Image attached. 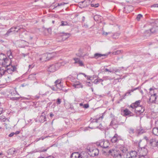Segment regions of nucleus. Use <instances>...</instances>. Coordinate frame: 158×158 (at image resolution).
I'll use <instances>...</instances> for the list:
<instances>
[{
	"label": "nucleus",
	"mask_w": 158,
	"mask_h": 158,
	"mask_svg": "<svg viewBox=\"0 0 158 158\" xmlns=\"http://www.w3.org/2000/svg\"><path fill=\"white\" fill-rule=\"evenodd\" d=\"M11 64V60L10 59H9L4 54H0V64L4 67H8Z\"/></svg>",
	"instance_id": "f257e3e1"
},
{
	"label": "nucleus",
	"mask_w": 158,
	"mask_h": 158,
	"mask_svg": "<svg viewBox=\"0 0 158 158\" xmlns=\"http://www.w3.org/2000/svg\"><path fill=\"white\" fill-rule=\"evenodd\" d=\"M103 118V116H102L101 117H100L98 118H97L96 119H94L92 120L89 124V126H94L92 127H89V128H91V129H94L95 128H98L100 129H102V125L100 123L99 126H98V125L97 124L99 122V120L101 121L102 118Z\"/></svg>",
	"instance_id": "f03ea898"
},
{
	"label": "nucleus",
	"mask_w": 158,
	"mask_h": 158,
	"mask_svg": "<svg viewBox=\"0 0 158 158\" xmlns=\"http://www.w3.org/2000/svg\"><path fill=\"white\" fill-rule=\"evenodd\" d=\"M63 62H57L54 64L50 65L48 69V71L51 72H53L59 69L60 67L63 65Z\"/></svg>",
	"instance_id": "7ed1b4c3"
},
{
	"label": "nucleus",
	"mask_w": 158,
	"mask_h": 158,
	"mask_svg": "<svg viewBox=\"0 0 158 158\" xmlns=\"http://www.w3.org/2000/svg\"><path fill=\"white\" fill-rule=\"evenodd\" d=\"M87 150H89V154L92 156L98 155L99 152L97 148L95 147H93V146L91 145L88 147Z\"/></svg>",
	"instance_id": "20e7f679"
},
{
	"label": "nucleus",
	"mask_w": 158,
	"mask_h": 158,
	"mask_svg": "<svg viewBox=\"0 0 158 158\" xmlns=\"http://www.w3.org/2000/svg\"><path fill=\"white\" fill-rule=\"evenodd\" d=\"M11 64L8 65V67L5 66L6 67L7 69H6V72H7L8 73L11 74L13 73V72L16 70V67L15 65H11Z\"/></svg>",
	"instance_id": "39448f33"
},
{
	"label": "nucleus",
	"mask_w": 158,
	"mask_h": 158,
	"mask_svg": "<svg viewBox=\"0 0 158 158\" xmlns=\"http://www.w3.org/2000/svg\"><path fill=\"white\" fill-rule=\"evenodd\" d=\"M89 4V1L85 0L78 2V6L80 8H85L88 6Z\"/></svg>",
	"instance_id": "423d86ee"
},
{
	"label": "nucleus",
	"mask_w": 158,
	"mask_h": 158,
	"mask_svg": "<svg viewBox=\"0 0 158 158\" xmlns=\"http://www.w3.org/2000/svg\"><path fill=\"white\" fill-rule=\"evenodd\" d=\"M149 102L154 103L158 102V96L156 93H154L152 95H151L149 99Z\"/></svg>",
	"instance_id": "0eeeda50"
},
{
	"label": "nucleus",
	"mask_w": 158,
	"mask_h": 158,
	"mask_svg": "<svg viewBox=\"0 0 158 158\" xmlns=\"http://www.w3.org/2000/svg\"><path fill=\"white\" fill-rule=\"evenodd\" d=\"M137 155V153L136 151H131L130 153H128L126 154L127 158H135Z\"/></svg>",
	"instance_id": "6e6552de"
},
{
	"label": "nucleus",
	"mask_w": 158,
	"mask_h": 158,
	"mask_svg": "<svg viewBox=\"0 0 158 158\" xmlns=\"http://www.w3.org/2000/svg\"><path fill=\"white\" fill-rule=\"evenodd\" d=\"M55 86L56 88L59 89L60 90H63L62 89L63 88V85L61 83V80L58 79L55 82Z\"/></svg>",
	"instance_id": "1a4fd4ad"
},
{
	"label": "nucleus",
	"mask_w": 158,
	"mask_h": 158,
	"mask_svg": "<svg viewBox=\"0 0 158 158\" xmlns=\"http://www.w3.org/2000/svg\"><path fill=\"white\" fill-rule=\"evenodd\" d=\"M145 132V130L140 127H138L135 131V133L137 134V136H139Z\"/></svg>",
	"instance_id": "9d476101"
},
{
	"label": "nucleus",
	"mask_w": 158,
	"mask_h": 158,
	"mask_svg": "<svg viewBox=\"0 0 158 158\" xmlns=\"http://www.w3.org/2000/svg\"><path fill=\"white\" fill-rule=\"evenodd\" d=\"M118 122L115 119H113L111 122L110 126H111L114 129H116L118 127L119 125Z\"/></svg>",
	"instance_id": "9b49d317"
},
{
	"label": "nucleus",
	"mask_w": 158,
	"mask_h": 158,
	"mask_svg": "<svg viewBox=\"0 0 158 158\" xmlns=\"http://www.w3.org/2000/svg\"><path fill=\"white\" fill-rule=\"evenodd\" d=\"M111 155L113 156L114 158H124V155H121L120 153H118L117 152L115 153L114 152V154L113 153Z\"/></svg>",
	"instance_id": "f8f14e48"
},
{
	"label": "nucleus",
	"mask_w": 158,
	"mask_h": 158,
	"mask_svg": "<svg viewBox=\"0 0 158 158\" xmlns=\"http://www.w3.org/2000/svg\"><path fill=\"white\" fill-rule=\"evenodd\" d=\"M140 102V100H138L136 101L134 103H132L130 107L133 109H135L137 107H139Z\"/></svg>",
	"instance_id": "ddd939ff"
},
{
	"label": "nucleus",
	"mask_w": 158,
	"mask_h": 158,
	"mask_svg": "<svg viewBox=\"0 0 158 158\" xmlns=\"http://www.w3.org/2000/svg\"><path fill=\"white\" fill-rule=\"evenodd\" d=\"M134 110V112L136 113H142L144 111V109L142 108L141 106H140L139 107H137Z\"/></svg>",
	"instance_id": "4468645a"
},
{
	"label": "nucleus",
	"mask_w": 158,
	"mask_h": 158,
	"mask_svg": "<svg viewBox=\"0 0 158 158\" xmlns=\"http://www.w3.org/2000/svg\"><path fill=\"white\" fill-rule=\"evenodd\" d=\"M71 158H82V157L79 152H74L71 155Z\"/></svg>",
	"instance_id": "2eb2a0df"
},
{
	"label": "nucleus",
	"mask_w": 158,
	"mask_h": 158,
	"mask_svg": "<svg viewBox=\"0 0 158 158\" xmlns=\"http://www.w3.org/2000/svg\"><path fill=\"white\" fill-rule=\"evenodd\" d=\"M114 151L113 150H110L109 151L107 150H103L102 154L105 155H107L111 154L113 153L114 154Z\"/></svg>",
	"instance_id": "dca6fc26"
},
{
	"label": "nucleus",
	"mask_w": 158,
	"mask_h": 158,
	"mask_svg": "<svg viewBox=\"0 0 158 158\" xmlns=\"http://www.w3.org/2000/svg\"><path fill=\"white\" fill-rule=\"evenodd\" d=\"M107 56V55L106 54H102L99 53H96L94 54L93 58L97 59L99 58H101L102 57L105 56Z\"/></svg>",
	"instance_id": "f3484780"
},
{
	"label": "nucleus",
	"mask_w": 158,
	"mask_h": 158,
	"mask_svg": "<svg viewBox=\"0 0 158 158\" xmlns=\"http://www.w3.org/2000/svg\"><path fill=\"white\" fill-rule=\"evenodd\" d=\"M20 98H21V100H26L27 98L25 97H12L10 98V99L12 101H19Z\"/></svg>",
	"instance_id": "a211bd4d"
},
{
	"label": "nucleus",
	"mask_w": 158,
	"mask_h": 158,
	"mask_svg": "<svg viewBox=\"0 0 158 158\" xmlns=\"http://www.w3.org/2000/svg\"><path fill=\"white\" fill-rule=\"evenodd\" d=\"M38 73H33L30 74L28 77V79L30 80H34L36 79V75Z\"/></svg>",
	"instance_id": "6ab92c4d"
},
{
	"label": "nucleus",
	"mask_w": 158,
	"mask_h": 158,
	"mask_svg": "<svg viewBox=\"0 0 158 158\" xmlns=\"http://www.w3.org/2000/svg\"><path fill=\"white\" fill-rule=\"evenodd\" d=\"M139 89V87H138L137 88H135L134 89H131V90H129L124 95V97H125L126 96H128V95H131V92H133L134 91L136 90Z\"/></svg>",
	"instance_id": "aec40b11"
},
{
	"label": "nucleus",
	"mask_w": 158,
	"mask_h": 158,
	"mask_svg": "<svg viewBox=\"0 0 158 158\" xmlns=\"http://www.w3.org/2000/svg\"><path fill=\"white\" fill-rule=\"evenodd\" d=\"M46 118L45 115L44 114L41 115L39 118V121L41 123H43L46 121Z\"/></svg>",
	"instance_id": "412c9836"
},
{
	"label": "nucleus",
	"mask_w": 158,
	"mask_h": 158,
	"mask_svg": "<svg viewBox=\"0 0 158 158\" xmlns=\"http://www.w3.org/2000/svg\"><path fill=\"white\" fill-rule=\"evenodd\" d=\"M47 53L42 55L41 57L40 58V60L42 62L46 61L47 60Z\"/></svg>",
	"instance_id": "4be33fe9"
},
{
	"label": "nucleus",
	"mask_w": 158,
	"mask_h": 158,
	"mask_svg": "<svg viewBox=\"0 0 158 158\" xmlns=\"http://www.w3.org/2000/svg\"><path fill=\"white\" fill-rule=\"evenodd\" d=\"M118 135L117 134H115L114 136L111 139V140L112 143H115L118 141Z\"/></svg>",
	"instance_id": "5701e85b"
},
{
	"label": "nucleus",
	"mask_w": 158,
	"mask_h": 158,
	"mask_svg": "<svg viewBox=\"0 0 158 158\" xmlns=\"http://www.w3.org/2000/svg\"><path fill=\"white\" fill-rule=\"evenodd\" d=\"M73 86L75 88H82L83 86L79 82H76L75 84H74Z\"/></svg>",
	"instance_id": "b1692460"
},
{
	"label": "nucleus",
	"mask_w": 158,
	"mask_h": 158,
	"mask_svg": "<svg viewBox=\"0 0 158 158\" xmlns=\"http://www.w3.org/2000/svg\"><path fill=\"white\" fill-rule=\"evenodd\" d=\"M62 34L63 35L61 36L63 37V38L64 39V40L68 39L70 36V34L68 33L63 32Z\"/></svg>",
	"instance_id": "393cba45"
},
{
	"label": "nucleus",
	"mask_w": 158,
	"mask_h": 158,
	"mask_svg": "<svg viewBox=\"0 0 158 158\" xmlns=\"http://www.w3.org/2000/svg\"><path fill=\"white\" fill-rule=\"evenodd\" d=\"M21 28L19 26L15 27H12L10 29V30H11V31H12V32H13L15 31V30L16 29H18V30L16 31L17 32H18L21 29Z\"/></svg>",
	"instance_id": "a878e982"
},
{
	"label": "nucleus",
	"mask_w": 158,
	"mask_h": 158,
	"mask_svg": "<svg viewBox=\"0 0 158 158\" xmlns=\"http://www.w3.org/2000/svg\"><path fill=\"white\" fill-rule=\"evenodd\" d=\"M16 152L15 149L14 148H10L7 151L8 153L11 155L15 154Z\"/></svg>",
	"instance_id": "bb28decb"
},
{
	"label": "nucleus",
	"mask_w": 158,
	"mask_h": 158,
	"mask_svg": "<svg viewBox=\"0 0 158 158\" xmlns=\"http://www.w3.org/2000/svg\"><path fill=\"white\" fill-rule=\"evenodd\" d=\"M104 140H101L100 142H97L96 143V145L98 146H100V147L103 148Z\"/></svg>",
	"instance_id": "cd10ccee"
},
{
	"label": "nucleus",
	"mask_w": 158,
	"mask_h": 158,
	"mask_svg": "<svg viewBox=\"0 0 158 158\" xmlns=\"http://www.w3.org/2000/svg\"><path fill=\"white\" fill-rule=\"evenodd\" d=\"M7 57L9 59H10V60L13 58V56L12 55V53L10 51H7Z\"/></svg>",
	"instance_id": "c85d7f7f"
},
{
	"label": "nucleus",
	"mask_w": 158,
	"mask_h": 158,
	"mask_svg": "<svg viewBox=\"0 0 158 158\" xmlns=\"http://www.w3.org/2000/svg\"><path fill=\"white\" fill-rule=\"evenodd\" d=\"M123 112L124 113V114L126 115H128L131 114V112L127 109H125L124 110Z\"/></svg>",
	"instance_id": "c756f323"
},
{
	"label": "nucleus",
	"mask_w": 158,
	"mask_h": 158,
	"mask_svg": "<svg viewBox=\"0 0 158 158\" xmlns=\"http://www.w3.org/2000/svg\"><path fill=\"white\" fill-rule=\"evenodd\" d=\"M109 143L107 140H105L104 144V146L103 148H106L109 147Z\"/></svg>",
	"instance_id": "7c9ffc66"
},
{
	"label": "nucleus",
	"mask_w": 158,
	"mask_h": 158,
	"mask_svg": "<svg viewBox=\"0 0 158 158\" xmlns=\"http://www.w3.org/2000/svg\"><path fill=\"white\" fill-rule=\"evenodd\" d=\"M123 67H121L119 68L118 69H115L113 70V72L114 73L120 72L123 69Z\"/></svg>",
	"instance_id": "2f4dec72"
},
{
	"label": "nucleus",
	"mask_w": 158,
	"mask_h": 158,
	"mask_svg": "<svg viewBox=\"0 0 158 158\" xmlns=\"http://www.w3.org/2000/svg\"><path fill=\"white\" fill-rule=\"evenodd\" d=\"M48 149V148H47L46 149H43V147H42L38 149V150L37 151V152H44L47 151V149Z\"/></svg>",
	"instance_id": "473e14b6"
},
{
	"label": "nucleus",
	"mask_w": 158,
	"mask_h": 158,
	"mask_svg": "<svg viewBox=\"0 0 158 158\" xmlns=\"http://www.w3.org/2000/svg\"><path fill=\"white\" fill-rule=\"evenodd\" d=\"M6 72V70H4L3 69H2V68L0 67V76L4 75Z\"/></svg>",
	"instance_id": "72a5a7b5"
},
{
	"label": "nucleus",
	"mask_w": 158,
	"mask_h": 158,
	"mask_svg": "<svg viewBox=\"0 0 158 158\" xmlns=\"http://www.w3.org/2000/svg\"><path fill=\"white\" fill-rule=\"evenodd\" d=\"M74 63L78 64H79V66H83L84 65L83 63L82 62V61H81L80 60H78V61L77 62H75Z\"/></svg>",
	"instance_id": "f704fd0d"
},
{
	"label": "nucleus",
	"mask_w": 158,
	"mask_h": 158,
	"mask_svg": "<svg viewBox=\"0 0 158 158\" xmlns=\"http://www.w3.org/2000/svg\"><path fill=\"white\" fill-rule=\"evenodd\" d=\"M128 131L130 134L132 135L135 133L134 130L132 128H129L128 129Z\"/></svg>",
	"instance_id": "c9c22d12"
},
{
	"label": "nucleus",
	"mask_w": 158,
	"mask_h": 158,
	"mask_svg": "<svg viewBox=\"0 0 158 158\" xmlns=\"http://www.w3.org/2000/svg\"><path fill=\"white\" fill-rule=\"evenodd\" d=\"M47 61L50 60L52 58V54L50 53L47 54Z\"/></svg>",
	"instance_id": "e433bc0d"
},
{
	"label": "nucleus",
	"mask_w": 158,
	"mask_h": 158,
	"mask_svg": "<svg viewBox=\"0 0 158 158\" xmlns=\"http://www.w3.org/2000/svg\"><path fill=\"white\" fill-rule=\"evenodd\" d=\"M119 36V34L118 33H115L112 36V37L114 39H116Z\"/></svg>",
	"instance_id": "4c0bfd02"
},
{
	"label": "nucleus",
	"mask_w": 158,
	"mask_h": 158,
	"mask_svg": "<svg viewBox=\"0 0 158 158\" xmlns=\"http://www.w3.org/2000/svg\"><path fill=\"white\" fill-rule=\"evenodd\" d=\"M68 23L67 22L62 21L61 22V24L60 25L61 26H64L68 25Z\"/></svg>",
	"instance_id": "58836bf2"
},
{
	"label": "nucleus",
	"mask_w": 158,
	"mask_h": 158,
	"mask_svg": "<svg viewBox=\"0 0 158 158\" xmlns=\"http://www.w3.org/2000/svg\"><path fill=\"white\" fill-rule=\"evenodd\" d=\"M121 50H117L115 52H113L112 54L113 55H118L120 54L121 53Z\"/></svg>",
	"instance_id": "ea45409f"
},
{
	"label": "nucleus",
	"mask_w": 158,
	"mask_h": 158,
	"mask_svg": "<svg viewBox=\"0 0 158 158\" xmlns=\"http://www.w3.org/2000/svg\"><path fill=\"white\" fill-rule=\"evenodd\" d=\"M156 30L155 27H153L150 29V31L152 33H154L156 32Z\"/></svg>",
	"instance_id": "a19ab883"
},
{
	"label": "nucleus",
	"mask_w": 158,
	"mask_h": 158,
	"mask_svg": "<svg viewBox=\"0 0 158 158\" xmlns=\"http://www.w3.org/2000/svg\"><path fill=\"white\" fill-rule=\"evenodd\" d=\"M12 32V31H11V30H10V29H9L8 31H7V32H6V34H5V35L6 36H8V35H9Z\"/></svg>",
	"instance_id": "79ce46f5"
},
{
	"label": "nucleus",
	"mask_w": 158,
	"mask_h": 158,
	"mask_svg": "<svg viewBox=\"0 0 158 158\" xmlns=\"http://www.w3.org/2000/svg\"><path fill=\"white\" fill-rule=\"evenodd\" d=\"M142 15L140 14H138L136 18V19L138 21H139L141 18L142 17Z\"/></svg>",
	"instance_id": "37998d69"
},
{
	"label": "nucleus",
	"mask_w": 158,
	"mask_h": 158,
	"mask_svg": "<svg viewBox=\"0 0 158 158\" xmlns=\"http://www.w3.org/2000/svg\"><path fill=\"white\" fill-rule=\"evenodd\" d=\"M99 16L98 15H95L94 18V20L95 21H96L98 20V19H99Z\"/></svg>",
	"instance_id": "c03bdc74"
},
{
	"label": "nucleus",
	"mask_w": 158,
	"mask_h": 158,
	"mask_svg": "<svg viewBox=\"0 0 158 158\" xmlns=\"http://www.w3.org/2000/svg\"><path fill=\"white\" fill-rule=\"evenodd\" d=\"M61 102V100L60 99L58 98L57 99L56 104L58 105H59Z\"/></svg>",
	"instance_id": "a18cd8bd"
},
{
	"label": "nucleus",
	"mask_w": 158,
	"mask_h": 158,
	"mask_svg": "<svg viewBox=\"0 0 158 158\" xmlns=\"http://www.w3.org/2000/svg\"><path fill=\"white\" fill-rule=\"evenodd\" d=\"M154 25L156 27H158V19L156 20L154 23Z\"/></svg>",
	"instance_id": "49530a36"
},
{
	"label": "nucleus",
	"mask_w": 158,
	"mask_h": 158,
	"mask_svg": "<svg viewBox=\"0 0 158 158\" xmlns=\"http://www.w3.org/2000/svg\"><path fill=\"white\" fill-rule=\"evenodd\" d=\"M87 85L89 86H90L93 85V83L90 82H87Z\"/></svg>",
	"instance_id": "de8ad7c7"
},
{
	"label": "nucleus",
	"mask_w": 158,
	"mask_h": 158,
	"mask_svg": "<svg viewBox=\"0 0 158 158\" xmlns=\"http://www.w3.org/2000/svg\"><path fill=\"white\" fill-rule=\"evenodd\" d=\"M99 6V4H91V6L92 7H98Z\"/></svg>",
	"instance_id": "09e8293b"
},
{
	"label": "nucleus",
	"mask_w": 158,
	"mask_h": 158,
	"mask_svg": "<svg viewBox=\"0 0 158 158\" xmlns=\"http://www.w3.org/2000/svg\"><path fill=\"white\" fill-rule=\"evenodd\" d=\"M99 82L98 79H95L94 81V83L95 84H97Z\"/></svg>",
	"instance_id": "8fccbe9b"
},
{
	"label": "nucleus",
	"mask_w": 158,
	"mask_h": 158,
	"mask_svg": "<svg viewBox=\"0 0 158 158\" xmlns=\"http://www.w3.org/2000/svg\"><path fill=\"white\" fill-rule=\"evenodd\" d=\"M89 107V105L88 104H85L83 105V107L85 108H87Z\"/></svg>",
	"instance_id": "3c124183"
},
{
	"label": "nucleus",
	"mask_w": 158,
	"mask_h": 158,
	"mask_svg": "<svg viewBox=\"0 0 158 158\" xmlns=\"http://www.w3.org/2000/svg\"><path fill=\"white\" fill-rule=\"evenodd\" d=\"M104 71L105 72H110V73H111V72H113V70H110L107 69H105V70H104Z\"/></svg>",
	"instance_id": "603ef678"
},
{
	"label": "nucleus",
	"mask_w": 158,
	"mask_h": 158,
	"mask_svg": "<svg viewBox=\"0 0 158 158\" xmlns=\"http://www.w3.org/2000/svg\"><path fill=\"white\" fill-rule=\"evenodd\" d=\"M68 3V2L65 3V2H62L61 3H60V6H64V5H65V4H66Z\"/></svg>",
	"instance_id": "864d4df0"
},
{
	"label": "nucleus",
	"mask_w": 158,
	"mask_h": 158,
	"mask_svg": "<svg viewBox=\"0 0 158 158\" xmlns=\"http://www.w3.org/2000/svg\"><path fill=\"white\" fill-rule=\"evenodd\" d=\"M82 53H78L76 54V55L79 57H81V56H82Z\"/></svg>",
	"instance_id": "5fc2aeb1"
},
{
	"label": "nucleus",
	"mask_w": 158,
	"mask_h": 158,
	"mask_svg": "<svg viewBox=\"0 0 158 158\" xmlns=\"http://www.w3.org/2000/svg\"><path fill=\"white\" fill-rule=\"evenodd\" d=\"M51 89L54 91H57V89H56L55 88L54 86H52L50 87Z\"/></svg>",
	"instance_id": "6e6d98bb"
},
{
	"label": "nucleus",
	"mask_w": 158,
	"mask_h": 158,
	"mask_svg": "<svg viewBox=\"0 0 158 158\" xmlns=\"http://www.w3.org/2000/svg\"><path fill=\"white\" fill-rule=\"evenodd\" d=\"M83 27L85 28H87L89 27L88 25L85 24L83 25Z\"/></svg>",
	"instance_id": "4d7b16f0"
},
{
	"label": "nucleus",
	"mask_w": 158,
	"mask_h": 158,
	"mask_svg": "<svg viewBox=\"0 0 158 158\" xmlns=\"http://www.w3.org/2000/svg\"><path fill=\"white\" fill-rule=\"evenodd\" d=\"M29 53H26V54H24L23 53L21 54V55L23 56L24 57H25L26 56H27L28 55Z\"/></svg>",
	"instance_id": "13d9d810"
},
{
	"label": "nucleus",
	"mask_w": 158,
	"mask_h": 158,
	"mask_svg": "<svg viewBox=\"0 0 158 158\" xmlns=\"http://www.w3.org/2000/svg\"><path fill=\"white\" fill-rule=\"evenodd\" d=\"M14 135V132H12V133H11L9 135V137H12Z\"/></svg>",
	"instance_id": "bf43d9fd"
},
{
	"label": "nucleus",
	"mask_w": 158,
	"mask_h": 158,
	"mask_svg": "<svg viewBox=\"0 0 158 158\" xmlns=\"http://www.w3.org/2000/svg\"><path fill=\"white\" fill-rule=\"evenodd\" d=\"M152 6L154 7H158V4H153L152 5Z\"/></svg>",
	"instance_id": "052dcab7"
},
{
	"label": "nucleus",
	"mask_w": 158,
	"mask_h": 158,
	"mask_svg": "<svg viewBox=\"0 0 158 158\" xmlns=\"http://www.w3.org/2000/svg\"><path fill=\"white\" fill-rule=\"evenodd\" d=\"M48 137H49V136H45V137L42 136L40 137L41 139H42V140H43L45 138H47Z\"/></svg>",
	"instance_id": "680f3d73"
},
{
	"label": "nucleus",
	"mask_w": 158,
	"mask_h": 158,
	"mask_svg": "<svg viewBox=\"0 0 158 158\" xmlns=\"http://www.w3.org/2000/svg\"><path fill=\"white\" fill-rule=\"evenodd\" d=\"M103 78L104 80H108V79H109V77H107V76L104 77H103Z\"/></svg>",
	"instance_id": "e2e57ef3"
},
{
	"label": "nucleus",
	"mask_w": 158,
	"mask_h": 158,
	"mask_svg": "<svg viewBox=\"0 0 158 158\" xmlns=\"http://www.w3.org/2000/svg\"><path fill=\"white\" fill-rule=\"evenodd\" d=\"M78 51L79 52V53H82V54H83V50L81 49V48H80L79 50H78Z\"/></svg>",
	"instance_id": "0e129e2a"
},
{
	"label": "nucleus",
	"mask_w": 158,
	"mask_h": 158,
	"mask_svg": "<svg viewBox=\"0 0 158 158\" xmlns=\"http://www.w3.org/2000/svg\"><path fill=\"white\" fill-rule=\"evenodd\" d=\"M74 60H75V62H77L78 60H80V59L78 58H74Z\"/></svg>",
	"instance_id": "69168bd1"
},
{
	"label": "nucleus",
	"mask_w": 158,
	"mask_h": 158,
	"mask_svg": "<svg viewBox=\"0 0 158 158\" xmlns=\"http://www.w3.org/2000/svg\"><path fill=\"white\" fill-rule=\"evenodd\" d=\"M34 66V65H33V64H31V65H29V69H32V68Z\"/></svg>",
	"instance_id": "338daca9"
},
{
	"label": "nucleus",
	"mask_w": 158,
	"mask_h": 158,
	"mask_svg": "<svg viewBox=\"0 0 158 158\" xmlns=\"http://www.w3.org/2000/svg\"><path fill=\"white\" fill-rule=\"evenodd\" d=\"M46 158H54V157L52 156H49L46 157Z\"/></svg>",
	"instance_id": "774afa93"
}]
</instances>
